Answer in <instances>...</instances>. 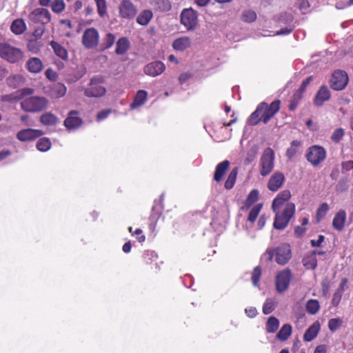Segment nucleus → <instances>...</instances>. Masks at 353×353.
I'll return each instance as SVG.
<instances>
[{
  "label": "nucleus",
  "mask_w": 353,
  "mask_h": 353,
  "mask_svg": "<svg viewBox=\"0 0 353 353\" xmlns=\"http://www.w3.org/2000/svg\"><path fill=\"white\" fill-rule=\"evenodd\" d=\"M280 108L281 101L279 99L274 100L270 105L266 102H261L249 117L248 123L250 125H256L262 121L266 124L279 111Z\"/></svg>",
  "instance_id": "obj_1"
},
{
  "label": "nucleus",
  "mask_w": 353,
  "mask_h": 353,
  "mask_svg": "<svg viewBox=\"0 0 353 353\" xmlns=\"http://www.w3.org/2000/svg\"><path fill=\"white\" fill-rule=\"evenodd\" d=\"M275 254L276 262L281 265H285L292 257V252L290 245L285 243L277 247L274 250L267 249L262 256V260L271 261Z\"/></svg>",
  "instance_id": "obj_2"
},
{
  "label": "nucleus",
  "mask_w": 353,
  "mask_h": 353,
  "mask_svg": "<svg viewBox=\"0 0 353 353\" xmlns=\"http://www.w3.org/2000/svg\"><path fill=\"white\" fill-rule=\"evenodd\" d=\"M20 105L26 112H39L48 108L49 101L44 97L30 96L22 99Z\"/></svg>",
  "instance_id": "obj_3"
},
{
  "label": "nucleus",
  "mask_w": 353,
  "mask_h": 353,
  "mask_svg": "<svg viewBox=\"0 0 353 353\" xmlns=\"http://www.w3.org/2000/svg\"><path fill=\"white\" fill-rule=\"evenodd\" d=\"M0 57L10 63H18L23 59V51L8 42L0 43Z\"/></svg>",
  "instance_id": "obj_4"
},
{
  "label": "nucleus",
  "mask_w": 353,
  "mask_h": 353,
  "mask_svg": "<svg viewBox=\"0 0 353 353\" xmlns=\"http://www.w3.org/2000/svg\"><path fill=\"white\" fill-rule=\"evenodd\" d=\"M105 78L101 75L91 78L88 87L83 90V94L89 98H99L106 93V88L103 86Z\"/></svg>",
  "instance_id": "obj_5"
},
{
  "label": "nucleus",
  "mask_w": 353,
  "mask_h": 353,
  "mask_svg": "<svg viewBox=\"0 0 353 353\" xmlns=\"http://www.w3.org/2000/svg\"><path fill=\"white\" fill-rule=\"evenodd\" d=\"M326 155L327 152L323 147L314 145L307 150L305 158L312 166L317 167L325 161Z\"/></svg>",
  "instance_id": "obj_6"
},
{
  "label": "nucleus",
  "mask_w": 353,
  "mask_h": 353,
  "mask_svg": "<svg viewBox=\"0 0 353 353\" xmlns=\"http://www.w3.org/2000/svg\"><path fill=\"white\" fill-rule=\"evenodd\" d=\"M274 151L270 148H266L261 157L259 163L260 174L263 176L268 175L274 168Z\"/></svg>",
  "instance_id": "obj_7"
},
{
  "label": "nucleus",
  "mask_w": 353,
  "mask_h": 353,
  "mask_svg": "<svg viewBox=\"0 0 353 353\" xmlns=\"http://www.w3.org/2000/svg\"><path fill=\"white\" fill-rule=\"evenodd\" d=\"M181 23L188 30H194L198 25V14L192 8H185L181 13Z\"/></svg>",
  "instance_id": "obj_8"
},
{
  "label": "nucleus",
  "mask_w": 353,
  "mask_h": 353,
  "mask_svg": "<svg viewBox=\"0 0 353 353\" xmlns=\"http://www.w3.org/2000/svg\"><path fill=\"white\" fill-rule=\"evenodd\" d=\"M81 42L86 49L97 48L99 42V31L94 28L85 29L82 36Z\"/></svg>",
  "instance_id": "obj_9"
},
{
  "label": "nucleus",
  "mask_w": 353,
  "mask_h": 353,
  "mask_svg": "<svg viewBox=\"0 0 353 353\" xmlns=\"http://www.w3.org/2000/svg\"><path fill=\"white\" fill-rule=\"evenodd\" d=\"M348 83V76L346 72L336 70L333 72L330 81V85L334 90H342L345 88Z\"/></svg>",
  "instance_id": "obj_10"
},
{
  "label": "nucleus",
  "mask_w": 353,
  "mask_h": 353,
  "mask_svg": "<svg viewBox=\"0 0 353 353\" xmlns=\"http://www.w3.org/2000/svg\"><path fill=\"white\" fill-rule=\"evenodd\" d=\"M28 18L34 23H41L44 26L50 21L51 14L47 9L36 8L29 14Z\"/></svg>",
  "instance_id": "obj_11"
},
{
  "label": "nucleus",
  "mask_w": 353,
  "mask_h": 353,
  "mask_svg": "<svg viewBox=\"0 0 353 353\" xmlns=\"http://www.w3.org/2000/svg\"><path fill=\"white\" fill-rule=\"evenodd\" d=\"M291 279V272L289 269L279 272L275 280L276 290L278 292L282 293L287 290L289 287Z\"/></svg>",
  "instance_id": "obj_12"
},
{
  "label": "nucleus",
  "mask_w": 353,
  "mask_h": 353,
  "mask_svg": "<svg viewBox=\"0 0 353 353\" xmlns=\"http://www.w3.org/2000/svg\"><path fill=\"white\" fill-rule=\"evenodd\" d=\"M120 17L123 19H132L137 13V8L130 0H123L119 7Z\"/></svg>",
  "instance_id": "obj_13"
},
{
  "label": "nucleus",
  "mask_w": 353,
  "mask_h": 353,
  "mask_svg": "<svg viewBox=\"0 0 353 353\" xmlns=\"http://www.w3.org/2000/svg\"><path fill=\"white\" fill-rule=\"evenodd\" d=\"M44 134L41 130L27 128L19 131L17 134V138L21 141H33Z\"/></svg>",
  "instance_id": "obj_14"
},
{
  "label": "nucleus",
  "mask_w": 353,
  "mask_h": 353,
  "mask_svg": "<svg viewBox=\"0 0 353 353\" xmlns=\"http://www.w3.org/2000/svg\"><path fill=\"white\" fill-rule=\"evenodd\" d=\"M165 70V64L160 61H156L147 64L143 68V72L146 75L154 77L162 74Z\"/></svg>",
  "instance_id": "obj_15"
},
{
  "label": "nucleus",
  "mask_w": 353,
  "mask_h": 353,
  "mask_svg": "<svg viewBox=\"0 0 353 353\" xmlns=\"http://www.w3.org/2000/svg\"><path fill=\"white\" fill-rule=\"evenodd\" d=\"M79 112L77 110L69 112L67 118L63 122L65 127L68 130H75L82 125L83 120L79 117Z\"/></svg>",
  "instance_id": "obj_16"
},
{
  "label": "nucleus",
  "mask_w": 353,
  "mask_h": 353,
  "mask_svg": "<svg viewBox=\"0 0 353 353\" xmlns=\"http://www.w3.org/2000/svg\"><path fill=\"white\" fill-rule=\"evenodd\" d=\"M164 194H162L158 199H156L152 208V212L150 216V221H159L161 219L162 210L163 209V202Z\"/></svg>",
  "instance_id": "obj_17"
},
{
  "label": "nucleus",
  "mask_w": 353,
  "mask_h": 353,
  "mask_svg": "<svg viewBox=\"0 0 353 353\" xmlns=\"http://www.w3.org/2000/svg\"><path fill=\"white\" fill-rule=\"evenodd\" d=\"M285 176L283 173L277 172L270 178L268 183V188L272 192L277 191L283 185Z\"/></svg>",
  "instance_id": "obj_18"
},
{
  "label": "nucleus",
  "mask_w": 353,
  "mask_h": 353,
  "mask_svg": "<svg viewBox=\"0 0 353 353\" xmlns=\"http://www.w3.org/2000/svg\"><path fill=\"white\" fill-rule=\"evenodd\" d=\"M26 70L32 74L41 72L43 69V63L38 57H31L26 63Z\"/></svg>",
  "instance_id": "obj_19"
},
{
  "label": "nucleus",
  "mask_w": 353,
  "mask_h": 353,
  "mask_svg": "<svg viewBox=\"0 0 353 353\" xmlns=\"http://www.w3.org/2000/svg\"><path fill=\"white\" fill-rule=\"evenodd\" d=\"M330 97L331 93L328 88L326 85H322L315 96L314 103L316 106H321L325 101L330 100Z\"/></svg>",
  "instance_id": "obj_20"
},
{
  "label": "nucleus",
  "mask_w": 353,
  "mask_h": 353,
  "mask_svg": "<svg viewBox=\"0 0 353 353\" xmlns=\"http://www.w3.org/2000/svg\"><path fill=\"white\" fill-rule=\"evenodd\" d=\"M321 329V324L318 321H314L305 331L303 335V340L310 342L318 335Z\"/></svg>",
  "instance_id": "obj_21"
},
{
  "label": "nucleus",
  "mask_w": 353,
  "mask_h": 353,
  "mask_svg": "<svg viewBox=\"0 0 353 353\" xmlns=\"http://www.w3.org/2000/svg\"><path fill=\"white\" fill-rule=\"evenodd\" d=\"M230 164L228 160H224L217 164L213 176V179L216 182H220L223 179V176L230 167Z\"/></svg>",
  "instance_id": "obj_22"
},
{
  "label": "nucleus",
  "mask_w": 353,
  "mask_h": 353,
  "mask_svg": "<svg viewBox=\"0 0 353 353\" xmlns=\"http://www.w3.org/2000/svg\"><path fill=\"white\" fill-rule=\"evenodd\" d=\"M295 212V205L292 203H288L285 205L281 214H279L278 219L280 221H290Z\"/></svg>",
  "instance_id": "obj_23"
},
{
  "label": "nucleus",
  "mask_w": 353,
  "mask_h": 353,
  "mask_svg": "<svg viewBox=\"0 0 353 353\" xmlns=\"http://www.w3.org/2000/svg\"><path fill=\"white\" fill-rule=\"evenodd\" d=\"M191 41L188 37H182L175 39L172 48L177 51H183L190 47Z\"/></svg>",
  "instance_id": "obj_24"
},
{
  "label": "nucleus",
  "mask_w": 353,
  "mask_h": 353,
  "mask_svg": "<svg viewBox=\"0 0 353 353\" xmlns=\"http://www.w3.org/2000/svg\"><path fill=\"white\" fill-rule=\"evenodd\" d=\"M148 98V92L145 90H140L136 93L132 103L130 104L132 109H135L145 103Z\"/></svg>",
  "instance_id": "obj_25"
},
{
  "label": "nucleus",
  "mask_w": 353,
  "mask_h": 353,
  "mask_svg": "<svg viewBox=\"0 0 353 353\" xmlns=\"http://www.w3.org/2000/svg\"><path fill=\"white\" fill-rule=\"evenodd\" d=\"M27 27L23 19H17L14 20L10 26V30L16 35H19L25 32Z\"/></svg>",
  "instance_id": "obj_26"
},
{
  "label": "nucleus",
  "mask_w": 353,
  "mask_h": 353,
  "mask_svg": "<svg viewBox=\"0 0 353 353\" xmlns=\"http://www.w3.org/2000/svg\"><path fill=\"white\" fill-rule=\"evenodd\" d=\"M150 3L154 10L161 12L169 11L172 7L168 0H152Z\"/></svg>",
  "instance_id": "obj_27"
},
{
  "label": "nucleus",
  "mask_w": 353,
  "mask_h": 353,
  "mask_svg": "<svg viewBox=\"0 0 353 353\" xmlns=\"http://www.w3.org/2000/svg\"><path fill=\"white\" fill-rule=\"evenodd\" d=\"M301 142L298 140H294L290 143V146L287 149L285 152V157L292 159L300 152V148L301 147Z\"/></svg>",
  "instance_id": "obj_28"
},
{
  "label": "nucleus",
  "mask_w": 353,
  "mask_h": 353,
  "mask_svg": "<svg viewBox=\"0 0 353 353\" xmlns=\"http://www.w3.org/2000/svg\"><path fill=\"white\" fill-rule=\"evenodd\" d=\"M50 46L53 49L55 54L63 60L68 59V52L65 48L54 41L50 43Z\"/></svg>",
  "instance_id": "obj_29"
},
{
  "label": "nucleus",
  "mask_w": 353,
  "mask_h": 353,
  "mask_svg": "<svg viewBox=\"0 0 353 353\" xmlns=\"http://www.w3.org/2000/svg\"><path fill=\"white\" fill-rule=\"evenodd\" d=\"M39 121L44 125H54L58 123L59 119L52 112H46L41 115Z\"/></svg>",
  "instance_id": "obj_30"
},
{
  "label": "nucleus",
  "mask_w": 353,
  "mask_h": 353,
  "mask_svg": "<svg viewBox=\"0 0 353 353\" xmlns=\"http://www.w3.org/2000/svg\"><path fill=\"white\" fill-rule=\"evenodd\" d=\"M67 91V88L63 83H57L52 85L50 92L53 97L59 99L63 97Z\"/></svg>",
  "instance_id": "obj_31"
},
{
  "label": "nucleus",
  "mask_w": 353,
  "mask_h": 353,
  "mask_svg": "<svg viewBox=\"0 0 353 353\" xmlns=\"http://www.w3.org/2000/svg\"><path fill=\"white\" fill-rule=\"evenodd\" d=\"M130 47V43L126 37H121L119 39L116 43L115 53L117 54H125Z\"/></svg>",
  "instance_id": "obj_32"
},
{
  "label": "nucleus",
  "mask_w": 353,
  "mask_h": 353,
  "mask_svg": "<svg viewBox=\"0 0 353 353\" xmlns=\"http://www.w3.org/2000/svg\"><path fill=\"white\" fill-rule=\"evenodd\" d=\"M153 14L150 10H144L137 17V22L141 26H146L152 19Z\"/></svg>",
  "instance_id": "obj_33"
},
{
  "label": "nucleus",
  "mask_w": 353,
  "mask_h": 353,
  "mask_svg": "<svg viewBox=\"0 0 353 353\" xmlns=\"http://www.w3.org/2000/svg\"><path fill=\"white\" fill-rule=\"evenodd\" d=\"M303 263L307 269L314 270L317 265L316 252L313 251L312 253L304 257L303 259Z\"/></svg>",
  "instance_id": "obj_34"
},
{
  "label": "nucleus",
  "mask_w": 353,
  "mask_h": 353,
  "mask_svg": "<svg viewBox=\"0 0 353 353\" xmlns=\"http://www.w3.org/2000/svg\"><path fill=\"white\" fill-rule=\"evenodd\" d=\"M238 174V168H234L229 173L227 180L225 182L224 187L227 190H231L236 182Z\"/></svg>",
  "instance_id": "obj_35"
},
{
  "label": "nucleus",
  "mask_w": 353,
  "mask_h": 353,
  "mask_svg": "<svg viewBox=\"0 0 353 353\" xmlns=\"http://www.w3.org/2000/svg\"><path fill=\"white\" fill-rule=\"evenodd\" d=\"M305 309L308 314H315L320 310V304L316 299H309L305 305Z\"/></svg>",
  "instance_id": "obj_36"
},
{
  "label": "nucleus",
  "mask_w": 353,
  "mask_h": 353,
  "mask_svg": "<svg viewBox=\"0 0 353 353\" xmlns=\"http://www.w3.org/2000/svg\"><path fill=\"white\" fill-rule=\"evenodd\" d=\"M292 330V326L290 324H288V323L285 324L282 326L281 330L277 333L276 337L280 341H285L291 335Z\"/></svg>",
  "instance_id": "obj_37"
},
{
  "label": "nucleus",
  "mask_w": 353,
  "mask_h": 353,
  "mask_svg": "<svg viewBox=\"0 0 353 353\" xmlns=\"http://www.w3.org/2000/svg\"><path fill=\"white\" fill-rule=\"evenodd\" d=\"M24 82V77L21 74H15L7 79L8 85L13 88H17Z\"/></svg>",
  "instance_id": "obj_38"
},
{
  "label": "nucleus",
  "mask_w": 353,
  "mask_h": 353,
  "mask_svg": "<svg viewBox=\"0 0 353 353\" xmlns=\"http://www.w3.org/2000/svg\"><path fill=\"white\" fill-rule=\"evenodd\" d=\"M38 150L46 152L51 148V141L47 137H43L38 140L36 144Z\"/></svg>",
  "instance_id": "obj_39"
},
{
  "label": "nucleus",
  "mask_w": 353,
  "mask_h": 353,
  "mask_svg": "<svg viewBox=\"0 0 353 353\" xmlns=\"http://www.w3.org/2000/svg\"><path fill=\"white\" fill-rule=\"evenodd\" d=\"M279 326V320L276 317L271 316L267 321L266 330L269 333H274L278 330Z\"/></svg>",
  "instance_id": "obj_40"
},
{
  "label": "nucleus",
  "mask_w": 353,
  "mask_h": 353,
  "mask_svg": "<svg viewBox=\"0 0 353 353\" xmlns=\"http://www.w3.org/2000/svg\"><path fill=\"white\" fill-rule=\"evenodd\" d=\"M42 45L37 39H29L27 43V49L32 53L37 54L41 50Z\"/></svg>",
  "instance_id": "obj_41"
},
{
  "label": "nucleus",
  "mask_w": 353,
  "mask_h": 353,
  "mask_svg": "<svg viewBox=\"0 0 353 353\" xmlns=\"http://www.w3.org/2000/svg\"><path fill=\"white\" fill-rule=\"evenodd\" d=\"M116 37L112 33H108L103 39L101 49L106 50L111 48L115 42Z\"/></svg>",
  "instance_id": "obj_42"
},
{
  "label": "nucleus",
  "mask_w": 353,
  "mask_h": 353,
  "mask_svg": "<svg viewBox=\"0 0 353 353\" xmlns=\"http://www.w3.org/2000/svg\"><path fill=\"white\" fill-rule=\"evenodd\" d=\"M303 98V94L300 92L295 91V92L293 94L292 97L290 101L289 104V110L290 111H294L296 108L298 107V105L299 102L301 101Z\"/></svg>",
  "instance_id": "obj_43"
},
{
  "label": "nucleus",
  "mask_w": 353,
  "mask_h": 353,
  "mask_svg": "<svg viewBox=\"0 0 353 353\" xmlns=\"http://www.w3.org/2000/svg\"><path fill=\"white\" fill-rule=\"evenodd\" d=\"M256 19V14L251 10H244L241 14V20L246 23H252Z\"/></svg>",
  "instance_id": "obj_44"
},
{
  "label": "nucleus",
  "mask_w": 353,
  "mask_h": 353,
  "mask_svg": "<svg viewBox=\"0 0 353 353\" xmlns=\"http://www.w3.org/2000/svg\"><path fill=\"white\" fill-rule=\"evenodd\" d=\"M329 205L327 203H323L318 208L316 218L317 221L323 219L329 210Z\"/></svg>",
  "instance_id": "obj_45"
},
{
  "label": "nucleus",
  "mask_w": 353,
  "mask_h": 353,
  "mask_svg": "<svg viewBox=\"0 0 353 353\" xmlns=\"http://www.w3.org/2000/svg\"><path fill=\"white\" fill-rule=\"evenodd\" d=\"M259 192L256 189H254L250 191L249 194L247 196L245 201V205L249 207L252 205L253 203L256 202L259 199Z\"/></svg>",
  "instance_id": "obj_46"
},
{
  "label": "nucleus",
  "mask_w": 353,
  "mask_h": 353,
  "mask_svg": "<svg viewBox=\"0 0 353 353\" xmlns=\"http://www.w3.org/2000/svg\"><path fill=\"white\" fill-rule=\"evenodd\" d=\"M343 323V320L340 318L331 319L328 321V328L331 332H334L342 325Z\"/></svg>",
  "instance_id": "obj_47"
},
{
  "label": "nucleus",
  "mask_w": 353,
  "mask_h": 353,
  "mask_svg": "<svg viewBox=\"0 0 353 353\" xmlns=\"http://www.w3.org/2000/svg\"><path fill=\"white\" fill-rule=\"evenodd\" d=\"M284 201L280 199V197L276 196V198L273 200L272 207L274 212L276 213V216L274 221H279V208L285 204Z\"/></svg>",
  "instance_id": "obj_48"
},
{
  "label": "nucleus",
  "mask_w": 353,
  "mask_h": 353,
  "mask_svg": "<svg viewBox=\"0 0 353 353\" xmlns=\"http://www.w3.org/2000/svg\"><path fill=\"white\" fill-rule=\"evenodd\" d=\"M65 8L63 0H54L51 4L52 10L55 13L62 12Z\"/></svg>",
  "instance_id": "obj_49"
},
{
  "label": "nucleus",
  "mask_w": 353,
  "mask_h": 353,
  "mask_svg": "<svg viewBox=\"0 0 353 353\" xmlns=\"http://www.w3.org/2000/svg\"><path fill=\"white\" fill-rule=\"evenodd\" d=\"M97 12L101 17H104L107 13V4L105 0H95Z\"/></svg>",
  "instance_id": "obj_50"
},
{
  "label": "nucleus",
  "mask_w": 353,
  "mask_h": 353,
  "mask_svg": "<svg viewBox=\"0 0 353 353\" xmlns=\"http://www.w3.org/2000/svg\"><path fill=\"white\" fill-rule=\"evenodd\" d=\"M255 222H237L236 227L238 228H244L248 234H250L255 228Z\"/></svg>",
  "instance_id": "obj_51"
},
{
  "label": "nucleus",
  "mask_w": 353,
  "mask_h": 353,
  "mask_svg": "<svg viewBox=\"0 0 353 353\" xmlns=\"http://www.w3.org/2000/svg\"><path fill=\"white\" fill-rule=\"evenodd\" d=\"M261 275V268L259 266H257L254 269V270L252 272V284L255 287H259V283Z\"/></svg>",
  "instance_id": "obj_52"
},
{
  "label": "nucleus",
  "mask_w": 353,
  "mask_h": 353,
  "mask_svg": "<svg viewBox=\"0 0 353 353\" xmlns=\"http://www.w3.org/2000/svg\"><path fill=\"white\" fill-rule=\"evenodd\" d=\"M344 134L345 132L343 128H337L332 133L331 140L334 143H339L343 139Z\"/></svg>",
  "instance_id": "obj_53"
},
{
  "label": "nucleus",
  "mask_w": 353,
  "mask_h": 353,
  "mask_svg": "<svg viewBox=\"0 0 353 353\" xmlns=\"http://www.w3.org/2000/svg\"><path fill=\"white\" fill-rule=\"evenodd\" d=\"M261 209V205L258 204L254 206L250 210L247 221H255Z\"/></svg>",
  "instance_id": "obj_54"
},
{
  "label": "nucleus",
  "mask_w": 353,
  "mask_h": 353,
  "mask_svg": "<svg viewBox=\"0 0 353 353\" xmlns=\"http://www.w3.org/2000/svg\"><path fill=\"white\" fill-rule=\"evenodd\" d=\"M274 310V303L271 299H267L263 306V312L265 314H270Z\"/></svg>",
  "instance_id": "obj_55"
},
{
  "label": "nucleus",
  "mask_w": 353,
  "mask_h": 353,
  "mask_svg": "<svg viewBox=\"0 0 353 353\" xmlns=\"http://www.w3.org/2000/svg\"><path fill=\"white\" fill-rule=\"evenodd\" d=\"M45 75L48 79L52 81H55L58 78L57 72L50 68L46 70Z\"/></svg>",
  "instance_id": "obj_56"
},
{
  "label": "nucleus",
  "mask_w": 353,
  "mask_h": 353,
  "mask_svg": "<svg viewBox=\"0 0 353 353\" xmlns=\"http://www.w3.org/2000/svg\"><path fill=\"white\" fill-rule=\"evenodd\" d=\"M343 294V292H341L337 290L335 291V292L333 294L332 299V305L336 307L340 303Z\"/></svg>",
  "instance_id": "obj_57"
},
{
  "label": "nucleus",
  "mask_w": 353,
  "mask_h": 353,
  "mask_svg": "<svg viewBox=\"0 0 353 353\" xmlns=\"http://www.w3.org/2000/svg\"><path fill=\"white\" fill-rule=\"evenodd\" d=\"M312 79V76L307 77L301 83L300 88L296 90L301 94H303L305 92L306 87L310 84V81Z\"/></svg>",
  "instance_id": "obj_58"
},
{
  "label": "nucleus",
  "mask_w": 353,
  "mask_h": 353,
  "mask_svg": "<svg viewBox=\"0 0 353 353\" xmlns=\"http://www.w3.org/2000/svg\"><path fill=\"white\" fill-rule=\"evenodd\" d=\"M210 227L214 230V232L218 234L222 232L224 226L222 225L221 222H210Z\"/></svg>",
  "instance_id": "obj_59"
},
{
  "label": "nucleus",
  "mask_w": 353,
  "mask_h": 353,
  "mask_svg": "<svg viewBox=\"0 0 353 353\" xmlns=\"http://www.w3.org/2000/svg\"><path fill=\"white\" fill-rule=\"evenodd\" d=\"M45 32V28L43 27H38L37 28L34 32H32V36L34 37L33 39H39L43 36Z\"/></svg>",
  "instance_id": "obj_60"
},
{
  "label": "nucleus",
  "mask_w": 353,
  "mask_h": 353,
  "mask_svg": "<svg viewBox=\"0 0 353 353\" xmlns=\"http://www.w3.org/2000/svg\"><path fill=\"white\" fill-rule=\"evenodd\" d=\"M34 90L30 88H24L19 90L20 93V99H22L23 97L30 96L34 93Z\"/></svg>",
  "instance_id": "obj_61"
},
{
  "label": "nucleus",
  "mask_w": 353,
  "mask_h": 353,
  "mask_svg": "<svg viewBox=\"0 0 353 353\" xmlns=\"http://www.w3.org/2000/svg\"><path fill=\"white\" fill-rule=\"evenodd\" d=\"M192 77L191 73L189 72H183L181 73L179 77V81L180 84H183L188 80H189Z\"/></svg>",
  "instance_id": "obj_62"
},
{
  "label": "nucleus",
  "mask_w": 353,
  "mask_h": 353,
  "mask_svg": "<svg viewBox=\"0 0 353 353\" xmlns=\"http://www.w3.org/2000/svg\"><path fill=\"white\" fill-rule=\"evenodd\" d=\"M346 220V212L343 210H339L332 221H345Z\"/></svg>",
  "instance_id": "obj_63"
},
{
  "label": "nucleus",
  "mask_w": 353,
  "mask_h": 353,
  "mask_svg": "<svg viewBox=\"0 0 353 353\" xmlns=\"http://www.w3.org/2000/svg\"><path fill=\"white\" fill-rule=\"evenodd\" d=\"M111 112L110 110H103L98 112L97 115V119L98 121H101L103 119H105L108 117L110 113Z\"/></svg>",
  "instance_id": "obj_64"
}]
</instances>
